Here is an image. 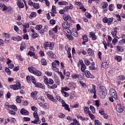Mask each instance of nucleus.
I'll return each mask as SVG.
<instances>
[{
    "label": "nucleus",
    "mask_w": 125,
    "mask_h": 125,
    "mask_svg": "<svg viewBox=\"0 0 125 125\" xmlns=\"http://www.w3.org/2000/svg\"><path fill=\"white\" fill-rule=\"evenodd\" d=\"M114 21V18L113 17L107 19V24L108 25H111L112 22Z\"/></svg>",
    "instance_id": "7c9ffc66"
},
{
    "label": "nucleus",
    "mask_w": 125,
    "mask_h": 125,
    "mask_svg": "<svg viewBox=\"0 0 125 125\" xmlns=\"http://www.w3.org/2000/svg\"><path fill=\"white\" fill-rule=\"evenodd\" d=\"M12 40H13V41H15V42H20V41L22 40V37L21 36H13L12 38Z\"/></svg>",
    "instance_id": "dca6fc26"
},
{
    "label": "nucleus",
    "mask_w": 125,
    "mask_h": 125,
    "mask_svg": "<svg viewBox=\"0 0 125 125\" xmlns=\"http://www.w3.org/2000/svg\"><path fill=\"white\" fill-rule=\"evenodd\" d=\"M118 79L119 80V81H125V77L122 75H120L118 76Z\"/></svg>",
    "instance_id": "8fccbe9b"
},
{
    "label": "nucleus",
    "mask_w": 125,
    "mask_h": 125,
    "mask_svg": "<svg viewBox=\"0 0 125 125\" xmlns=\"http://www.w3.org/2000/svg\"><path fill=\"white\" fill-rule=\"evenodd\" d=\"M71 77L72 78V79H77L78 78V74H73L71 75Z\"/></svg>",
    "instance_id": "774afa93"
},
{
    "label": "nucleus",
    "mask_w": 125,
    "mask_h": 125,
    "mask_svg": "<svg viewBox=\"0 0 125 125\" xmlns=\"http://www.w3.org/2000/svg\"><path fill=\"white\" fill-rule=\"evenodd\" d=\"M88 115L91 120H94V119H95V117L94 116V115L91 113H90L89 112L88 113Z\"/></svg>",
    "instance_id": "052dcab7"
},
{
    "label": "nucleus",
    "mask_w": 125,
    "mask_h": 125,
    "mask_svg": "<svg viewBox=\"0 0 125 125\" xmlns=\"http://www.w3.org/2000/svg\"><path fill=\"white\" fill-rule=\"evenodd\" d=\"M115 59L118 61V62H121L122 61V57L120 56H116Z\"/></svg>",
    "instance_id": "e433bc0d"
},
{
    "label": "nucleus",
    "mask_w": 125,
    "mask_h": 125,
    "mask_svg": "<svg viewBox=\"0 0 125 125\" xmlns=\"http://www.w3.org/2000/svg\"><path fill=\"white\" fill-rule=\"evenodd\" d=\"M102 124L101 123H99V121L96 120H95V125H101Z\"/></svg>",
    "instance_id": "338daca9"
},
{
    "label": "nucleus",
    "mask_w": 125,
    "mask_h": 125,
    "mask_svg": "<svg viewBox=\"0 0 125 125\" xmlns=\"http://www.w3.org/2000/svg\"><path fill=\"white\" fill-rule=\"evenodd\" d=\"M84 62L85 65H87V66H88V65H90V62H89V61H88L87 59H84Z\"/></svg>",
    "instance_id": "a18cd8bd"
},
{
    "label": "nucleus",
    "mask_w": 125,
    "mask_h": 125,
    "mask_svg": "<svg viewBox=\"0 0 125 125\" xmlns=\"http://www.w3.org/2000/svg\"><path fill=\"white\" fill-rule=\"evenodd\" d=\"M10 108L11 109H13L14 111H17V107H16V105L12 104L10 105Z\"/></svg>",
    "instance_id": "37998d69"
},
{
    "label": "nucleus",
    "mask_w": 125,
    "mask_h": 125,
    "mask_svg": "<svg viewBox=\"0 0 125 125\" xmlns=\"http://www.w3.org/2000/svg\"><path fill=\"white\" fill-rule=\"evenodd\" d=\"M26 80L28 82V83H30V81H31L34 84H36V83H37V82L36 81V79H35V77L33 76H27Z\"/></svg>",
    "instance_id": "6e6552de"
},
{
    "label": "nucleus",
    "mask_w": 125,
    "mask_h": 125,
    "mask_svg": "<svg viewBox=\"0 0 125 125\" xmlns=\"http://www.w3.org/2000/svg\"><path fill=\"white\" fill-rule=\"evenodd\" d=\"M59 118H61V119H62L63 118H65V114L60 113L59 114Z\"/></svg>",
    "instance_id": "e2e57ef3"
},
{
    "label": "nucleus",
    "mask_w": 125,
    "mask_h": 125,
    "mask_svg": "<svg viewBox=\"0 0 125 125\" xmlns=\"http://www.w3.org/2000/svg\"><path fill=\"white\" fill-rule=\"evenodd\" d=\"M51 11L52 12H53V13H55V14L56 13V7H55V6L54 5L52 6Z\"/></svg>",
    "instance_id": "5fc2aeb1"
},
{
    "label": "nucleus",
    "mask_w": 125,
    "mask_h": 125,
    "mask_svg": "<svg viewBox=\"0 0 125 125\" xmlns=\"http://www.w3.org/2000/svg\"><path fill=\"white\" fill-rule=\"evenodd\" d=\"M64 33L66 34V36L68 40H69V41H73V40H74V37H72V35H71L72 34V32L70 29H66L64 30Z\"/></svg>",
    "instance_id": "20e7f679"
},
{
    "label": "nucleus",
    "mask_w": 125,
    "mask_h": 125,
    "mask_svg": "<svg viewBox=\"0 0 125 125\" xmlns=\"http://www.w3.org/2000/svg\"><path fill=\"white\" fill-rule=\"evenodd\" d=\"M71 49L70 48H68L67 50V54H68V58H72V55L70 53Z\"/></svg>",
    "instance_id": "de8ad7c7"
},
{
    "label": "nucleus",
    "mask_w": 125,
    "mask_h": 125,
    "mask_svg": "<svg viewBox=\"0 0 125 125\" xmlns=\"http://www.w3.org/2000/svg\"><path fill=\"white\" fill-rule=\"evenodd\" d=\"M121 37L122 40H120L119 42V44L120 45H123L124 44H125V34H122Z\"/></svg>",
    "instance_id": "ddd939ff"
},
{
    "label": "nucleus",
    "mask_w": 125,
    "mask_h": 125,
    "mask_svg": "<svg viewBox=\"0 0 125 125\" xmlns=\"http://www.w3.org/2000/svg\"><path fill=\"white\" fill-rule=\"evenodd\" d=\"M79 83H80V84H81V85H82V86H83V87H86V84L84 83L83 82L79 81Z\"/></svg>",
    "instance_id": "bf43d9fd"
},
{
    "label": "nucleus",
    "mask_w": 125,
    "mask_h": 125,
    "mask_svg": "<svg viewBox=\"0 0 125 125\" xmlns=\"http://www.w3.org/2000/svg\"><path fill=\"white\" fill-rule=\"evenodd\" d=\"M28 71L30 72V73H32V74H34L35 73V71H36V68L31 66L30 67H28Z\"/></svg>",
    "instance_id": "aec40b11"
},
{
    "label": "nucleus",
    "mask_w": 125,
    "mask_h": 125,
    "mask_svg": "<svg viewBox=\"0 0 125 125\" xmlns=\"http://www.w3.org/2000/svg\"><path fill=\"white\" fill-rule=\"evenodd\" d=\"M45 95L47 97V98H48V99H49L51 101H52V102H56L57 101L56 100L54 99L53 96L48 94V92H45Z\"/></svg>",
    "instance_id": "9d476101"
},
{
    "label": "nucleus",
    "mask_w": 125,
    "mask_h": 125,
    "mask_svg": "<svg viewBox=\"0 0 125 125\" xmlns=\"http://www.w3.org/2000/svg\"><path fill=\"white\" fill-rule=\"evenodd\" d=\"M56 23V21L55 20L52 19L50 20V23L51 24V25H55Z\"/></svg>",
    "instance_id": "69168bd1"
},
{
    "label": "nucleus",
    "mask_w": 125,
    "mask_h": 125,
    "mask_svg": "<svg viewBox=\"0 0 125 125\" xmlns=\"http://www.w3.org/2000/svg\"><path fill=\"white\" fill-rule=\"evenodd\" d=\"M84 74L86 78H89V79H94L95 78L94 75L91 74L90 72H89L88 70H85L84 71Z\"/></svg>",
    "instance_id": "1a4fd4ad"
},
{
    "label": "nucleus",
    "mask_w": 125,
    "mask_h": 125,
    "mask_svg": "<svg viewBox=\"0 0 125 125\" xmlns=\"http://www.w3.org/2000/svg\"><path fill=\"white\" fill-rule=\"evenodd\" d=\"M71 34L72 35V36H73V37H75L76 38H77V37H78L79 36V34L78 33V32L77 31H73L72 33H71Z\"/></svg>",
    "instance_id": "4c0bfd02"
},
{
    "label": "nucleus",
    "mask_w": 125,
    "mask_h": 125,
    "mask_svg": "<svg viewBox=\"0 0 125 125\" xmlns=\"http://www.w3.org/2000/svg\"><path fill=\"white\" fill-rule=\"evenodd\" d=\"M38 96V92L37 91H34L32 92L31 93V97L34 99V100H37L38 99V97H37Z\"/></svg>",
    "instance_id": "4468645a"
},
{
    "label": "nucleus",
    "mask_w": 125,
    "mask_h": 125,
    "mask_svg": "<svg viewBox=\"0 0 125 125\" xmlns=\"http://www.w3.org/2000/svg\"><path fill=\"white\" fill-rule=\"evenodd\" d=\"M45 99V98L44 97L41 96L39 98L38 100L39 101H40L42 103V102H44Z\"/></svg>",
    "instance_id": "58836bf2"
},
{
    "label": "nucleus",
    "mask_w": 125,
    "mask_h": 125,
    "mask_svg": "<svg viewBox=\"0 0 125 125\" xmlns=\"http://www.w3.org/2000/svg\"><path fill=\"white\" fill-rule=\"evenodd\" d=\"M31 123H32V124H40V120H39V119H35V120L32 121L31 122Z\"/></svg>",
    "instance_id": "603ef678"
},
{
    "label": "nucleus",
    "mask_w": 125,
    "mask_h": 125,
    "mask_svg": "<svg viewBox=\"0 0 125 125\" xmlns=\"http://www.w3.org/2000/svg\"><path fill=\"white\" fill-rule=\"evenodd\" d=\"M41 62L42 65L43 66H45V65H46V61L44 59H42Z\"/></svg>",
    "instance_id": "ea45409f"
},
{
    "label": "nucleus",
    "mask_w": 125,
    "mask_h": 125,
    "mask_svg": "<svg viewBox=\"0 0 125 125\" xmlns=\"http://www.w3.org/2000/svg\"><path fill=\"white\" fill-rule=\"evenodd\" d=\"M109 94L111 96V97H113L115 99V100H118V96L117 95V93L116 92V90L114 89L113 88H111L109 90Z\"/></svg>",
    "instance_id": "39448f33"
},
{
    "label": "nucleus",
    "mask_w": 125,
    "mask_h": 125,
    "mask_svg": "<svg viewBox=\"0 0 125 125\" xmlns=\"http://www.w3.org/2000/svg\"><path fill=\"white\" fill-rule=\"evenodd\" d=\"M102 66L103 68L106 69V68H108V67L109 66V64H108V62H103V63L102 64Z\"/></svg>",
    "instance_id": "b1692460"
},
{
    "label": "nucleus",
    "mask_w": 125,
    "mask_h": 125,
    "mask_svg": "<svg viewBox=\"0 0 125 125\" xmlns=\"http://www.w3.org/2000/svg\"><path fill=\"white\" fill-rule=\"evenodd\" d=\"M116 38H114L113 39L112 42L113 44V45H116V43L118 42V39H116Z\"/></svg>",
    "instance_id": "864d4df0"
},
{
    "label": "nucleus",
    "mask_w": 125,
    "mask_h": 125,
    "mask_svg": "<svg viewBox=\"0 0 125 125\" xmlns=\"http://www.w3.org/2000/svg\"><path fill=\"white\" fill-rule=\"evenodd\" d=\"M40 105L41 106H43V107L47 109H48V108H49V107L48 106V104H47V103L44 104L43 103H40Z\"/></svg>",
    "instance_id": "5701e85b"
},
{
    "label": "nucleus",
    "mask_w": 125,
    "mask_h": 125,
    "mask_svg": "<svg viewBox=\"0 0 125 125\" xmlns=\"http://www.w3.org/2000/svg\"><path fill=\"white\" fill-rule=\"evenodd\" d=\"M87 53L89 54V55H91V56L93 55V51H92V49L90 48L88 49Z\"/></svg>",
    "instance_id": "79ce46f5"
},
{
    "label": "nucleus",
    "mask_w": 125,
    "mask_h": 125,
    "mask_svg": "<svg viewBox=\"0 0 125 125\" xmlns=\"http://www.w3.org/2000/svg\"><path fill=\"white\" fill-rule=\"evenodd\" d=\"M33 74L35 75V76H37V77H41V76H42V72L37 69L35 70Z\"/></svg>",
    "instance_id": "412c9836"
},
{
    "label": "nucleus",
    "mask_w": 125,
    "mask_h": 125,
    "mask_svg": "<svg viewBox=\"0 0 125 125\" xmlns=\"http://www.w3.org/2000/svg\"><path fill=\"white\" fill-rule=\"evenodd\" d=\"M10 87L13 90H18V89H21V83L19 81H17L15 84H12L10 85Z\"/></svg>",
    "instance_id": "f03ea898"
},
{
    "label": "nucleus",
    "mask_w": 125,
    "mask_h": 125,
    "mask_svg": "<svg viewBox=\"0 0 125 125\" xmlns=\"http://www.w3.org/2000/svg\"><path fill=\"white\" fill-rule=\"evenodd\" d=\"M124 108H125V107L124 106V105H123L121 104H117L116 106V111L118 113H122L124 111Z\"/></svg>",
    "instance_id": "423d86ee"
},
{
    "label": "nucleus",
    "mask_w": 125,
    "mask_h": 125,
    "mask_svg": "<svg viewBox=\"0 0 125 125\" xmlns=\"http://www.w3.org/2000/svg\"><path fill=\"white\" fill-rule=\"evenodd\" d=\"M62 18L64 21H67L71 19V16L70 15H64Z\"/></svg>",
    "instance_id": "bb28decb"
},
{
    "label": "nucleus",
    "mask_w": 125,
    "mask_h": 125,
    "mask_svg": "<svg viewBox=\"0 0 125 125\" xmlns=\"http://www.w3.org/2000/svg\"><path fill=\"white\" fill-rule=\"evenodd\" d=\"M21 114H22V115H29V112L26 109L22 108L21 110Z\"/></svg>",
    "instance_id": "f3484780"
},
{
    "label": "nucleus",
    "mask_w": 125,
    "mask_h": 125,
    "mask_svg": "<svg viewBox=\"0 0 125 125\" xmlns=\"http://www.w3.org/2000/svg\"><path fill=\"white\" fill-rule=\"evenodd\" d=\"M32 39H37V38H39V35L37 34V33H33L32 34Z\"/></svg>",
    "instance_id": "a19ab883"
},
{
    "label": "nucleus",
    "mask_w": 125,
    "mask_h": 125,
    "mask_svg": "<svg viewBox=\"0 0 125 125\" xmlns=\"http://www.w3.org/2000/svg\"><path fill=\"white\" fill-rule=\"evenodd\" d=\"M92 87L94 89V91H93V93H94V95H93V98H94V99H95V98H96L97 97V96H96V86H95V85L92 84Z\"/></svg>",
    "instance_id": "6ab92c4d"
},
{
    "label": "nucleus",
    "mask_w": 125,
    "mask_h": 125,
    "mask_svg": "<svg viewBox=\"0 0 125 125\" xmlns=\"http://www.w3.org/2000/svg\"><path fill=\"white\" fill-rule=\"evenodd\" d=\"M5 71L8 75H11V71H10V70L8 68H6Z\"/></svg>",
    "instance_id": "13d9d810"
},
{
    "label": "nucleus",
    "mask_w": 125,
    "mask_h": 125,
    "mask_svg": "<svg viewBox=\"0 0 125 125\" xmlns=\"http://www.w3.org/2000/svg\"><path fill=\"white\" fill-rule=\"evenodd\" d=\"M102 8H107L108 7V3L107 2H104L102 3Z\"/></svg>",
    "instance_id": "c9c22d12"
},
{
    "label": "nucleus",
    "mask_w": 125,
    "mask_h": 125,
    "mask_svg": "<svg viewBox=\"0 0 125 125\" xmlns=\"http://www.w3.org/2000/svg\"><path fill=\"white\" fill-rule=\"evenodd\" d=\"M43 79H44V83L45 84H46V85L49 84V81L47 77L45 76H44Z\"/></svg>",
    "instance_id": "393cba45"
},
{
    "label": "nucleus",
    "mask_w": 125,
    "mask_h": 125,
    "mask_svg": "<svg viewBox=\"0 0 125 125\" xmlns=\"http://www.w3.org/2000/svg\"><path fill=\"white\" fill-rule=\"evenodd\" d=\"M33 6L34 8H36V9H39V8H40V5L38 3H33Z\"/></svg>",
    "instance_id": "72a5a7b5"
},
{
    "label": "nucleus",
    "mask_w": 125,
    "mask_h": 125,
    "mask_svg": "<svg viewBox=\"0 0 125 125\" xmlns=\"http://www.w3.org/2000/svg\"><path fill=\"white\" fill-rule=\"evenodd\" d=\"M36 16H37V13L36 12H31L29 16V18L32 19L33 17H36Z\"/></svg>",
    "instance_id": "f704fd0d"
},
{
    "label": "nucleus",
    "mask_w": 125,
    "mask_h": 125,
    "mask_svg": "<svg viewBox=\"0 0 125 125\" xmlns=\"http://www.w3.org/2000/svg\"><path fill=\"white\" fill-rule=\"evenodd\" d=\"M117 48L118 51H120L121 52H122V51H124V47L123 46L118 45L117 46Z\"/></svg>",
    "instance_id": "c03bdc74"
},
{
    "label": "nucleus",
    "mask_w": 125,
    "mask_h": 125,
    "mask_svg": "<svg viewBox=\"0 0 125 125\" xmlns=\"http://www.w3.org/2000/svg\"><path fill=\"white\" fill-rule=\"evenodd\" d=\"M118 31H119V28H118L117 27H115L113 29V31L111 32V34L112 35L113 38H118V36H117Z\"/></svg>",
    "instance_id": "f8f14e48"
},
{
    "label": "nucleus",
    "mask_w": 125,
    "mask_h": 125,
    "mask_svg": "<svg viewBox=\"0 0 125 125\" xmlns=\"http://www.w3.org/2000/svg\"><path fill=\"white\" fill-rule=\"evenodd\" d=\"M62 27L64 29V32H65V30H69L68 28L70 27V25H69L68 22H63L62 23Z\"/></svg>",
    "instance_id": "9b49d317"
},
{
    "label": "nucleus",
    "mask_w": 125,
    "mask_h": 125,
    "mask_svg": "<svg viewBox=\"0 0 125 125\" xmlns=\"http://www.w3.org/2000/svg\"><path fill=\"white\" fill-rule=\"evenodd\" d=\"M68 90H70V88L67 86L62 87L61 88V92H65V91H68Z\"/></svg>",
    "instance_id": "4be33fe9"
},
{
    "label": "nucleus",
    "mask_w": 125,
    "mask_h": 125,
    "mask_svg": "<svg viewBox=\"0 0 125 125\" xmlns=\"http://www.w3.org/2000/svg\"><path fill=\"white\" fill-rule=\"evenodd\" d=\"M83 40L84 42H88V38H87V35H84L83 36Z\"/></svg>",
    "instance_id": "473e14b6"
},
{
    "label": "nucleus",
    "mask_w": 125,
    "mask_h": 125,
    "mask_svg": "<svg viewBox=\"0 0 125 125\" xmlns=\"http://www.w3.org/2000/svg\"><path fill=\"white\" fill-rule=\"evenodd\" d=\"M59 5H68V2L65 1H60L58 3Z\"/></svg>",
    "instance_id": "cd10ccee"
},
{
    "label": "nucleus",
    "mask_w": 125,
    "mask_h": 125,
    "mask_svg": "<svg viewBox=\"0 0 125 125\" xmlns=\"http://www.w3.org/2000/svg\"><path fill=\"white\" fill-rule=\"evenodd\" d=\"M95 65V63H94V62H92V66H90L89 67V68L90 69V70H91L92 71L93 70H96V68H95V66H94Z\"/></svg>",
    "instance_id": "2f4dec72"
},
{
    "label": "nucleus",
    "mask_w": 125,
    "mask_h": 125,
    "mask_svg": "<svg viewBox=\"0 0 125 125\" xmlns=\"http://www.w3.org/2000/svg\"><path fill=\"white\" fill-rule=\"evenodd\" d=\"M17 4L19 8H23L24 7V4L21 1L17 2Z\"/></svg>",
    "instance_id": "a211bd4d"
},
{
    "label": "nucleus",
    "mask_w": 125,
    "mask_h": 125,
    "mask_svg": "<svg viewBox=\"0 0 125 125\" xmlns=\"http://www.w3.org/2000/svg\"><path fill=\"white\" fill-rule=\"evenodd\" d=\"M22 27L23 29H28V28L30 27V24H29V23H26L25 24L23 25Z\"/></svg>",
    "instance_id": "680f3d73"
},
{
    "label": "nucleus",
    "mask_w": 125,
    "mask_h": 125,
    "mask_svg": "<svg viewBox=\"0 0 125 125\" xmlns=\"http://www.w3.org/2000/svg\"><path fill=\"white\" fill-rule=\"evenodd\" d=\"M99 95L100 98L104 99L107 95V90L104 86H100L99 88Z\"/></svg>",
    "instance_id": "f257e3e1"
},
{
    "label": "nucleus",
    "mask_w": 125,
    "mask_h": 125,
    "mask_svg": "<svg viewBox=\"0 0 125 125\" xmlns=\"http://www.w3.org/2000/svg\"><path fill=\"white\" fill-rule=\"evenodd\" d=\"M54 77L55 78V82H56V83L59 85L60 83V80L58 79V77H57L56 75H55Z\"/></svg>",
    "instance_id": "a878e982"
},
{
    "label": "nucleus",
    "mask_w": 125,
    "mask_h": 125,
    "mask_svg": "<svg viewBox=\"0 0 125 125\" xmlns=\"http://www.w3.org/2000/svg\"><path fill=\"white\" fill-rule=\"evenodd\" d=\"M54 47V45L52 44V43L50 42H45L43 44V47L44 49L47 50L48 49L52 50V48Z\"/></svg>",
    "instance_id": "7ed1b4c3"
},
{
    "label": "nucleus",
    "mask_w": 125,
    "mask_h": 125,
    "mask_svg": "<svg viewBox=\"0 0 125 125\" xmlns=\"http://www.w3.org/2000/svg\"><path fill=\"white\" fill-rule=\"evenodd\" d=\"M34 118L36 120H40V117H39V114L37 111H34L33 113Z\"/></svg>",
    "instance_id": "c756f323"
},
{
    "label": "nucleus",
    "mask_w": 125,
    "mask_h": 125,
    "mask_svg": "<svg viewBox=\"0 0 125 125\" xmlns=\"http://www.w3.org/2000/svg\"><path fill=\"white\" fill-rule=\"evenodd\" d=\"M91 36L93 41H95V40H96V35H95L94 33H91Z\"/></svg>",
    "instance_id": "4d7b16f0"
},
{
    "label": "nucleus",
    "mask_w": 125,
    "mask_h": 125,
    "mask_svg": "<svg viewBox=\"0 0 125 125\" xmlns=\"http://www.w3.org/2000/svg\"><path fill=\"white\" fill-rule=\"evenodd\" d=\"M116 17L118 21H122V19L121 18V16H120V15H116Z\"/></svg>",
    "instance_id": "0e129e2a"
},
{
    "label": "nucleus",
    "mask_w": 125,
    "mask_h": 125,
    "mask_svg": "<svg viewBox=\"0 0 125 125\" xmlns=\"http://www.w3.org/2000/svg\"><path fill=\"white\" fill-rule=\"evenodd\" d=\"M36 87H40L42 89H44L45 88V86L44 84H42L41 83H37L35 85Z\"/></svg>",
    "instance_id": "2eb2a0df"
},
{
    "label": "nucleus",
    "mask_w": 125,
    "mask_h": 125,
    "mask_svg": "<svg viewBox=\"0 0 125 125\" xmlns=\"http://www.w3.org/2000/svg\"><path fill=\"white\" fill-rule=\"evenodd\" d=\"M62 107H64L65 110H67V111H68V112H70L71 111V109H70V108H69V105L67 104L62 105Z\"/></svg>",
    "instance_id": "c85d7f7f"
},
{
    "label": "nucleus",
    "mask_w": 125,
    "mask_h": 125,
    "mask_svg": "<svg viewBox=\"0 0 125 125\" xmlns=\"http://www.w3.org/2000/svg\"><path fill=\"white\" fill-rule=\"evenodd\" d=\"M58 74H59V75H60V77L62 81H63V79H64L65 76H64V75H63V74L60 71L58 72Z\"/></svg>",
    "instance_id": "49530a36"
},
{
    "label": "nucleus",
    "mask_w": 125,
    "mask_h": 125,
    "mask_svg": "<svg viewBox=\"0 0 125 125\" xmlns=\"http://www.w3.org/2000/svg\"><path fill=\"white\" fill-rule=\"evenodd\" d=\"M89 112V108L88 107L85 106V108H84V113L85 114H88Z\"/></svg>",
    "instance_id": "09e8293b"
},
{
    "label": "nucleus",
    "mask_w": 125,
    "mask_h": 125,
    "mask_svg": "<svg viewBox=\"0 0 125 125\" xmlns=\"http://www.w3.org/2000/svg\"><path fill=\"white\" fill-rule=\"evenodd\" d=\"M42 28V25H36L35 27L36 30H37L38 31H40V29H41Z\"/></svg>",
    "instance_id": "3c124183"
},
{
    "label": "nucleus",
    "mask_w": 125,
    "mask_h": 125,
    "mask_svg": "<svg viewBox=\"0 0 125 125\" xmlns=\"http://www.w3.org/2000/svg\"><path fill=\"white\" fill-rule=\"evenodd\" d=\"M90 110L92 111L93 114H94L95 113V108L92 105L90 106Z\"/></svg>",
    "instance_id": "6e6d98bb"
},
{
    "label": "nucleus",
    "mask_w": 125,
    "mask_h": 125,
    "mask_svg": "<svg viewBox=\"0 0 125 125\" xmlns=\"http://www.w3.org/2000/svg\"><path fill=\"white\" fill-rule=\"evenodd\" d=\"M79 63L81 66V72H85V71L86 69V65H85L83 63V60H80L79 61Z\"/></svg>",
    "instance_id": "0eeeda50"
}]
</instances>
